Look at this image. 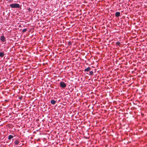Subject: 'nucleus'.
Returning a JSON list of instances; mask_svg holds the SVG:
<instances>
[{
  "mask_svg": "<svg viewBox=\"0 0 147 147\" xmlns=\"http://www.w3.org/2000/svg\"><path fill=\"white\" fill-rule=\"evenodd\" d=\"M91 69V67H88L87 68L85 69H84V71L85 72H88L89 71H90V70Z\"/></svg>",
  "mask_w": 147,
  "mask_h": 147,
  "instance_id": "obj_4",
  "label": "nucleus"
},
{
  "mask_svg": "<svg viewBox=\"0 0 147 147\" xmlns=\"http://www.w3.org/2000/svg\"><path fill=\"white\" fill-rule=\"evenodd\" d=\"M27 30V29L26 28H25L23 29L22 30V32L23 33L26 32Z\"/></svg>",
  "mask_w": 147,
  "mask_h": 147,
  "instance_id": "obj_10",
  "label": "nucleus"
},
{
  "mask_svg": "<svg viewBox=\"0 0 147 147\" xmlns=\"http://www.w3.org/2000/svg\"><path fill=\"white\" fill-rule=\"evenodd\" d=\"M51 103L52 105H55L56 103V101L53 99L51 100Z\"/></svg>",
  "mask_w": 147,
  "mask_h": 147,
  "instance_id": "obj_6",
  "label": "nucleus"
},
{
  "mask_svg": "<svg viewBox=\"0 0 147 147\" xmlns=\"http://www.w3.org/2000/svg\"><path fill=\"white\" fill-rule=\"evenodd\" d=\"M5 54L3 52H0V57H3Z\"/></svg>",
  "mask_w": 147,
  "mask_h": 147,
  "instance_id": "obj_8",
  "label": "nucleus"
},
{
  "mask_svg": "<svg viewBox=\"0 0 147 147\" xmlns=\"http://www.w3.org/2000/svg\"><path fill=\"white\" fill-rule=\"evenodd\" d=\"M6 0V1H8L9 0Z\"/></svg>",
  "mask_w": 147,
  "mask_h": 147,
  "instance_id": "obj_14",
  "label": "nucleus"
},
{
  "mask_svg": "<svg viewBox=\"0 0 147 147\" xmlns=\"http://www.w3.org/2000/svg\"><path fill=\"white\" fill-rule=\"evenodd\" d=\"M93 74V71H91L90 72L89 75H92Z\"/></svg>",
  "mask_w": 147,
  "mask_h": 147,
  "instance_id": "obj_11",
  "label": "nucleus"
},
{
  "mask_svg": "<svg viewBox=\"0 0 147 147\" xmlns=\"http://www.w3.org/2000/svg\"><path fill=\"white\" fill-rule=\"evenodd\" d=\"M10 7L11 8H19L20 5L19 4L17 3H12L10 5Z\"/></svg>",
  "mask_w": 147,
  "mask_h": 147,
  "instance_id": "obj_1",
  "label": "nucleus"
},
{
  "mask_svg": "<svg viewBox=\"0 0 147 147\" xmlns=\"http://www.w3.org/2000/svg\"><path fill=\"white\" fill-rule=\"evenodd\" d=\"M120 43L119 42H117L116 43V45L117 46H119Z\"/></svg>",
  "mask_w": 147,
  "mask_h": 147,
  "instance_id": "obj_12",
  "label": "nucleus"
},
{
  "mask_svg": "<svg viewBox=\"0 0 147 147\" xmlns=\"http://www.w3.org/2000/svg\"><path fill=\"white\" fill-rule=\"evenodd\" d=\"M19 143V141L18 140H16L14 142V144L16 145H18V144Z\"/></svg>",
  "mask_w": 147,
  "mask_h": 147,
  "instance_id": "obj_7",
  "label": "nucleus"
},
{
  "mask_svg": "<svg viewBox=\"0 0 147 147\" xmlns=\"http://www.w3.org/2000/svg\"><path fill=\"white\" fill-rule=\"evenodd\" d=\"M69 45H71V42H69Z\"/></svg>",
  "mask_w": 147,
  "mask_h": 147,
  "instance_id": "obj_13",
  "label": "nucleus"
},
{
  "mask_svg": "<svg viewBox=\"0 0 147 147\" xmlns=\"http://www.w3.org/2000/svg\"><path fill=\"white\" fill-rule=\"evenodd\" d=\"M0 40L3 42H5L6 41L5 38L3 35L1 36Z\"/></svg>",
  "mask_w": 147,
  "mask_h": 147,
  "instance_id": "obj_3",
  "label": "nucleus"
},
{
  "mask_svg": "<svg viewBox=\"0 0 147 147\" xmlns=\"http://www.w3.org/2000/svg\"><path fill=\"white\" fill-rule=\"evenodd\" d=\"M60 86L63 88H65L66 85V84L63 82H61L60 83Z\"/></svg>",
  "mask_w": 147,
  "mask_h": 147,
  "instance_id": "obj_2",
  "label": "nucleus"
},
{
  "mask_svg": "<svg viewBox=\"0 0 147 147\" xmlns=\"http://www.w3.org/2000/svg\"><path fill=\"white\" fill-rule=\"evenodd\" d=\"M13 138V136L11 135H9L8 136V139L9 140H11V138Z\"/></svg>",
  "mask_w": 147,
  "mask_h": 147,
  "instance_id": "obj_9",
  "label": "nucleus"
},
{
  "mask_svg": "<svg viewBox=\"0 0 147 147\" xmlns=\"http://www.w3.org/2000/svg\"><path fill=\"white\" fill-rule=\"evenodd\" d=\"M120 15V13L119 12H117L115 13V16L116 17H118Z\"/></svg>",
  "mask_w": 147,
  "mask_h": 147,
  "instance_id": "obj_5",
  "label": "nucleus"
}]
</instances>
